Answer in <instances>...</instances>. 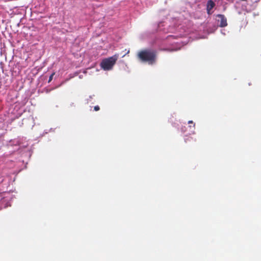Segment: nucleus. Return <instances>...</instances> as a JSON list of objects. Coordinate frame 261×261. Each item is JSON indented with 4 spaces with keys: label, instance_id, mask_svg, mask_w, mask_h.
Listing matches in <instances>:
<instances>
[{
    "label": "nucleus",
    "instance_id": "f257e3e1",
    "mask_svg": "<svg viewBox=\"0 0 261 261\" xmlns=\"http://www.w3.org/2000/svg\"><path fill=\"white\" fill-rule=\"evenodd\" d=\"M157 53L155 50L144 49L140 50L137 55L138 58L143 62H147L149 64H154L156 60Z\"/></svg>",
    "mask_w": 261,
    "mask_h": 261
},
{
    "label": "nucleus",
    "instance_id": "f03ea898",
    "mask_svg": "<svg viewBox=\"0 0 261 261\" xmlns=\"http://www.w3.org/2000/svg\"><path fill=\"white\" fill-rule=\"evenodd\" d=\"M117 60V56L116 55L104 59L100 63V67L104 70H111Z\"/></svg>",
    "mask_w": 261,
    "mask_h": 261
},
{
    "label": "nucleus",
    "instance_id": "7ed1b4c3",
    "mask_svg": "<svg viewBox=\"0 0 261 261\" xmlns=\"http://www.w3.org/2000/svg\"><path fill=\"white\" fill-rule=\"evenodd\" d=\"M217 17L220 19V23L219 26L223 28L227 25V19L225 16L223 14H218Z\"/></svg>",
    "mask_w": 261,
    "mask_h": 261
},
{
    "label": "nucleus",
    "instance_id": "20e7f679",
    "mask_svg": "<svg viewBox=\"0 0 261 261\" xmlns=\"http://www.w3.org/2000/svg\"><path fill=\"white\" fill-rule=\"evenodd\" d=\"M215 6V3L212 0H208L206 5V11L208 14H212L211 10L214 8Z\"/></svg>",
    "mask_w": 261,
    "mask_h": 261
},
{
    "label": "nucleus",
    "instance_id": "39448f33",
    "mask_svg": "<svg viewBox=\"0 0 261 261\" xmlns=\"http://www.w3.org/2000/svg\"><path fill=\"white\" fill-rule=\"evenodd\" d=\"M55 72H53V73L50 75V76H49V77L48 81V83H50V82L52 81L53 78V76H54V75H55Z\"/></svg>",
    "mask_w": 261,
    "mask_h": 261
},
{
    "label": "nucleus",
    "instance_id": "423d86ee",
    "mask_svg": "<svg viewBox=\"0 0 261 261\" xmlns=\"http://www.w3.org/2000/svg\"><path fill=\"white\" fill-rule=\"evenodd\" d=\"M188 123H189V124H193V126H192V127H193V128L194 129L195 128V123H194V122H193V121H192V120H190V121H188Z\"/></svg>",
    "mask_w": 261,
    "mask_h": 261
},
{
    "label": "nucleus",
    "instance_id": "0eeeda50",
    "mask_svg": "<svg viewBox=\"0 0 261 261\" xmlns=\"http://www.w3.org/2000/svg\"><path fill=\"white\" fill-rule=\"evenodd\" d=\"M100 108H99V107L98 106H96L94 107V110L95 111H97L98 110H99Z\"/></svg>",
    "mask_w": 261,
    "mask_h": 261
}]
</instances>
